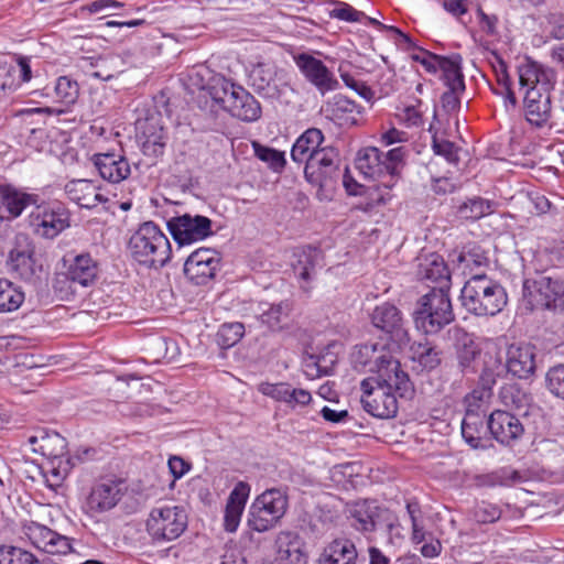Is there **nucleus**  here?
<instances>
[{"mask_svg":"<svg viewBox=\"0 0 564 564\" xmlns=\"http://www.w3.org/2000/svg\"><path fill=\"white\" fill-rule=\"evenodd\" d=\"M361 403L366 412L378 419H391L398 413V398L411 399L414 386L401 365L390 364L381 368L379 376L361 382Z\"/></svg>","mask_w":564,"mask_h":564,"instance_id":"1","label":"nucleus"},{"mask_svg":"<svg viewBox=\"0 0 564 564\" xmlns=\"http://www.w3.org/2000/svg\"><path fill=\"white\" fill-rule=\"evenodd\" d=\"M519 84L527 87L523 99L527 121L544 127L552 117V91L555 86V73L550 68L527 59L518 66Z\"/></svg>","mask_w":564,"mask_h":564,"instance_id":"2","label":"nucleus"},{"mask_svg":"<svg viewBox=\"0 0 564 564\" xmlns=\"http://www.w3.org/2000/svg\"><path fill=\"white\" fill-rule=\"evenodd\" d=\"M462 306L478 317L495 316L507 305L505 289L486 274H474L464 284L460 296Z\"/></svg>","mask_w":564,"mask_h":564,"instance_id":"3","label":"nucleus"},{"mask_svg":"<svg viewBox=\"0 0 564 564\" xmlns=\"http://www.w3.org/2000/svg\"><path fill=\"white\" fill-rule=\"evenodd\" d=\"M206 93L215 104L241 121L253 122L261 117L259 101L243 87L225 77L213 78Z\"/></svg>","mask_w":564,"mask_h":564,"instance_id":"4","label":"nucleus"},{"mask_svg":"<svg viewBox=\"0 0 564 564\" xmlns=\"http://www.w3.org/2000/svg\"><path fill=\"white\" fill-rule=\"evenodd\" d=\"M128 250L132 259L145 268H162L171 257L169 239L152 221L142 224L130 237Z\"/></svg>","mask_w":564,"mask_h":564,"instance_id":"5","label":"nucleus"},{"mask_svg":"<svg viewBox=\"0 0 564 564\" xmlns=\"http://www.w3.org/2000/svg\"><path fill=\"white\" fill-rule=\"evenodd\" d=\"M404 153L403 147L391 149L387 153L368 147L358 152L356 167L366 178L376 180L386 188H392L404 165Z\"/></svg>","mask_w":564,"mask_h":564,"instance_id":"6","label":"nucleus"},{"mask_svg":"<svg viewBox=\"0 0 564 564\" xmlns=\"http://www.w3.org/2000/svg\"><path fill=\"white\" fill-rule=\"evenodd\" d=\"M449 291L431 290L422 295L413 311L416 329L435 335L455 319Z\"/></svg>","mask_w":564,"mask_h":564,"instance_id":"7","label":"nucleus"},{"mask_svg":"<svg viewBox=\"0 0 564 564\" xmlns=\"http://www.w3.org/2000/svg\"><path fill=\"white\" fill-rule=\"evenodd\" d=\"M288 506L285 491L278 488L267 489L249 507L247 524L259 533L269 531L284 517Z\"/></svg>","mask_w":564,"mask_h":564,"instance_id":"8","label":"nucleus"},{"mask_svg":"<svg viewBox=\"0 0 564 564\" xmlns=\"http://www.w3.org/2000/svg\"><path fill=\"white\" fill-rule=\"evenodd\" d=\"M188 517L182 506L153 508L147 519V532L154 543L171 542L187 528Z\"/></svg>","mask_w":564,"mask_h":564,"instance_id":"9","label":"nucleus"},{"mask_svg":"<svg viewBox=\"0 0 564 564\" xmlns=\"http://www.w3.org/2000/svg\"><path fill=\"white\" fill-rule=\"evenodd\" d=\"M373 327L384 333L388 347L392 351H400L410 343V335L404 325L401 312L397 306L390 303L377 305L371 315Z\"/></svg>","mask_w":564,"mask_h":564,"instance_id":"10","label":"nucleus"},{"mask_svg":"<svg viewBox=\"0 0 564 564\" xmlns=\"http://www.w3.org/2000/svg\"><path fill=\"white\" fill-rule=\"evenodd\" d=\"M339 162L338 152L333 147H324L307 160L304 176L319 189L332 188L340 177Z\"/></svg>","mask_w":564,"mask_h":564,"instance_id":"11","label":"nucleus"},{"mask_svg":"<svg viewBox=\"0 0 564 564\" xmlns=\"http://www.w3.org/2000/svg\"><path fill=\"white\" fill-rule=\"evenodd\" d=\"M166 225L178 247L202 241L213 235V221L202 215L184 214L175 216Z\"/></svg>","mask_w":564,"mask_h":564,"instance_id":"12","label":"nucleus"},{"mask_svg":"<svg viewBox=\"0 0 564 564\" xmlns=\"http://www.w3.org/2000/svg\"><path fill=\"white\" fill-rule=\"evenodd\" d=\"M32 217L36 234L47 239L55 238L70 225V214L59 202L37 206Z\"/></svg>","mask_w":564,"mask_h":564,"instance_id":"13","label":"nucleus"},{"mask_svg":"<svg viewBox=\"0 0 564 564\" xmlns=\"http://www.w3.org/2000/svg\"><path fill=\"white\" fill-rule=\"evenodd\" d=\"M220 254L215 249L199 248L192 252L184 263L186 278L196 285H204L220 268Z\"/></svg>","mask_w":564,"mask_h":564,"instance_id":"14","label":"nucleus"},{"mask_svg":"<svg viewBox=\"0 0 564 564\" xmlns=\"http://www.w3.org/2000/svg\"><path fill=\"white\" fill-rule=\"evenodd\" d=\"M120 479L101 478L96 481L86 499V507L91 513H102L115 508L123 495Z\"/></svg>","mask_w":564,"mask_h":564,"instance_id":"15","label":"nucleus"},{"mask_svg":"<svg viewBox=\"0 0 564 564\" xmlns=\"http://www.w3.org/2000/svg\"><path fill=\"white\" fill-rule=\"evenodd\" d=\"M295 65L322 95L335 90L339 86L338 80L327 66L318 58L307 53H301L294 56Z\"/></svg>","mask_w":564,"mask_h":564,"instance_id":"16","label":"nucleus"},{"mask_svg":"<svg viewBox=\"0 0 564 564\" xmlns=\"http://www.w3.org/2000/svg\"><path fill=\"white\" fill-rule=\"evenodd\" d=\"M249 82L258 95L268 99H279L286 86L282 72L264 63L253 66L249 74Z\"/></svg>","mask_w":564,"mask_h":564,"instance_id":"17","label":"nucleus"},{"mask_svg":"<svg viewBox=\"0 0 564 564\" xmlns=\"http://www.w3.org/2000/svg\"><path fill=\"white\" fill-rule=\"evenodd\" d=\"M489 434L505 446H511L524 434L522 422L509 411L496 410L488 416Z\"/></svg>","mask_w":564,"mask_h":564,"instance_id":"18","label":"nucleus"},{"mask_svg":"<svg viewBox=\"0 0 564 564\" xmlns=\"http://www.w3.org/2000/svg\"><path fill=\"white\" fill-rule=\"evenodd\" d=\"M392 350L390 347L383 345L379 346L378 344H362L356 346L355 351L352 352V360L356 367L368 368L370 372H373L375 376H379V370L381 368H388V366L392 362L395 365H401L400 361L392 356Z\"/></svg>","mask_w":564,"mask_h":564,"instance_id":"19","label":"nucleus"},{"mask_svg":"<svg viewBox=\"0 0 564 564\" xmlns=\"http://www.w3.org/2000/svg\"><path fill=\"white\" fill-rule=\"evenodd\" d=\"M28 534L34 546L47 554L65 555L73 551L69 538L40 523L33 522Z\"/></svg>","mask_w":564,"mask_h":564,"instance_id":"20","label":"nucleus"},{"mask_svg":"<svg viewBox=\"0 0 564 564\" xmlns=\"http://www.w3.org/2000/svg\"><path fill=\"white\" fill-rule=\"evenodd\" d=\"M416 275L422 281L435 283L432 290L449 291L451 273L442 256L429 253L419 258Z\"/></svg>","mask_w":564,"mask_h":564,"instance_id":"21","label":"nucleus"},{"mask_svg":"<svg viewBox=\"0 0 564 564\" xmlns=\"http://www.w3.org/2000/svg\"><path fill=\"white\" fill-rule=\"evenodd\" d=\"M534 301L538 306L553 312L564 311V282L542 275L534 281Z\"/></svg>","mask_w":564,"mask_h":564,"instance_id":"22","label":"nucleus"},{"mask_svg":"<svg viewBox=\"0 0 564 564\" xmlns=\"http://www.w3.org/2000/svg\"><path fill=\"white\" fill-rule=\"evenodd\" d=\"M9 265L25 281L31 280L41 269L34 258V247L26 236L17 237L15 247L9 253Z\"/></svg>","mask_w":564,"mask_h":564,"instance_id":"23","label":"nucleus"},{"mask_svg":"<svg viewBox=\"0 0 564 564\" xmlns=\"http://www.w3.org/2000/svg\"><path fill=\"white\" fill-rule=\"evenodd\" d=\"M91 160L100 177L109 183L118 184L131 174L129 161L120 153H97Z\"/></svg>","mask_w":564,"mask_h":564,"instance_id":"24","label":"nucleus"},{"mask_svg":"<svg viewBox=\"0 0 564 564\" xmlns=\"http://www.w3.org/2000/svg\"><path fill=\"white\" fill-rule=\"evenodd\" d=\"M506 368L513 377L528 379L536 368L535 348L531 345H510L507 350Z\"/></svg>","mask_w":564,"mask_h":564,"instance_id":"25","label":"nucleus"},{"mask_svg":"<svg viewBox=\"0 0 564 564\" xmlns=\"http://www.w3.org/2000/svg\"><path fill=\"white\" fill-rule=\"evenodd\" d=\"M295 257L293 271L303 281V291L310 292V283L316 276L317 268L323 267V252L318 248L307 246L299 250Z\"/></svg>","mask_w":564,"mask_h":564,"instance_id":"26","label":"nucleus"},{"mask_svg":"<svg viewBox=\"0 0 564 564\" xmlns=\"http://www.w3.org/2000/svg\"><path fill=\"white\" fill-rule=\"evenodd\" d=\"M384 513H388V510L381 509L371 500L356 501L349 507L351 525L362 533L373 532L379 518Z\"/></svg>","mask_w":564,"mask_h":564,"instance_id":"27","label":"nucleus"},{"mask_svg":"<svg viewBox=\"0 0 564 564\" xmlns=\"http://www.w3.org/2000/svg\"><path fill=\"white\" fill-rule=\"evenodd\" d=\"M37 200V195L26 193L13 184L0 182V204L10 218H18L26 207L36 205Z\"/></svg>","mask_w":564,"mask_h":564,"instance_id":"28","label":"nucleus"},{"mask_svg":"<svg viewBox=\"0 0 564 564\" xmlns=\"http://www.w3.org/2000/svg\"><path fill=\"white\" fill-rule=\"evenodd\" d=\"M99 274V263L90 253L83 252L76 254L66 270V276L69 281L84 288L93 285Z\"/></svg>","mask_w":564,"mask_h":564,"instance_id":"29","label":"nucleus"},{"mask_svg":"<svg viewBox=\"0 0 564 564\" xmlns=\"http://www.w3.org/2000/svg\"><path fill=\"white\" fill-rule=\"evenodd\" d=\"M340 345L333 341L318 354L308 355L304 361L305 373L311 378L329 376L338 361Z\"/></svg>","mask_w":564,"mask_h":564,"instance_id":"30","label":"nucleus"},{"mask_svg":"<svg viewBox=\"0 0 564 564\" xmlns=\"http://www.w3.org/2000/svg\"><path fill=\"white\" fill-rule=\"evenodd\" d=\"M249 492V485L240 481L229 494L224 516V527L227 532H235L238 529Z\"/></svg>","mask_w":564,"mask_h":564,"instance_id":"31","label":"nucleus"},{"mask_svg":"<svg viewBox=\"0 0 564 564\" xmlns=\"http://www.w3.org/2000/svg\"><path fill=\"white\" fill-rule=\"evenodd\" d=\"M292 303L288 300L279 303L260 304L259 321L271 332L288 329L291 322Z\"/></svg>","mask_w":564,"mask_h":564,"instance_id":"32","label":"nucleus"},{"mask_svg":"<svg viewBox=\"0 0 564 564\" xmlns=\"http://www.w3.org/2000/svg\"><path fill=\"white\" fill-rule=\"evenodd\" d=\"M68 198L83 208H94L99 203L107 200L98 193L97 185L89 180H73L65 185Z\"/></svg>","mask_w":564,"mask_h":564,"instance_id":"33","label":"nucleus"},{"mask_svg":"<svg viewBox=\"0 0 564 564\" xmlns=\"http://www.w3.org/2000/svg\"><path fill=\"white\" fill-rule=\"evenodd\" d=\"M358 552L349 539H335L319 555L316 564H356Z\"/></svg>","mask_w":564,"mask_h":564,"instance_id":"34","label":"nucleus"},{"mask_svg":"<svg viewBox=\"0 0 564 564\" xmlns=\"http://www.w3.org/2000/svg\"><path fill=\"white\" fill-rule=\"evenodd\" d=\"M324 141L323 132L317 128H310L304 131L295 141L291 150V158L296 163H305L321 151Z\"/></svg>","mask_w":564,"mask_h":564,"instance_id":"35","label":"nucleus"},{"mask_svg":"<svg viewBox=\"0 0 564 564\" xmlns=\"http://www.w3.org/2000/svg\"><path fill=\"white\" fill-rule=\"evenodd\" d=\"M470 412L462 421V436L471 448H485L482 441L489 433L488 419Z\"/></svg>","mask_w":564,"mask_h":564,"instance_id":"36","label":"nucleus"},{"mask_svg":"<svg viewBox=\"0 0 564 564\" xmlns=\"http://www.w3.org/2000/svg\"><path fill=\"white\" fill-rule=\"evenodd\" d=\"M480 352L481 350L475 340L468 335H465L456 349L457 367L464 376L477 371L476 361Z\"/></svg>","mask_w":564,"mask_h":564,"instance_id":"37","label":"nucleus"},{"mask_svg":"<svg viewBox=\"0 0 564 564\" xmlns=\"http://www.w3.org/2000/svg\"><path fill=\"white\" fill-rule=\"evenodd\" d=\"M411 351L412 360L417 362L423 370H434L442 362L443 350L429 341L413 344Z\"/></svg>","mask_w":564,"mask_h":564,"instance_id":"38","label":"nucleus"},{"mask_svg":"<svg viewBox=\"0 0 564 564\" xmlns=\"http://www.w3.org/2000/svg\"><path fill=\"white\" fill-rule=\"evenodd\" d=\"M443 73V80L449 89H465L464 75L462 72V56L453 54L443 56L438 65Z\"/></svg>","mask_w":564,"mask_h":564,"instance_id":"39","label":"nucleus"},{"mask_svg":"<svg viewBox=\"0 0 564 564\" xmlns=\"http://www.w3.org/2000/svg\"><path fill=\"white\" fill-rule=\"evenodd\" d=\"M33 453H39L48 459L62 458L67 453V442L56 432L41 431L40 446L34 447Z\"/></svg>","mask_w":564,"mask_h":564,"instance_id":"40","label":"nucleus"},{"mask_svg":"<svg viewBox=\"0 0 564 564\" xmlns=\"http://www.w3.org/2000/svg\"><path fill=\"white\" fill-rule=\"evenodd\" d=\"M501 403L512 410H522L530 403V395L517 383H507L500 388Z\"/></svg>","mask_w":564,"mask_h":564,"instance_id":"41","label":"nucleus"},{"mask_svg":"<svg viewBox=\"0 0 564 564\" xmlns=\"http://www.w3.org/2000/svg\"><path fill=\"white\" fill-rule=\"evenodd\" d=\"M24 301V293L12 282L0 279V313L18 310Z\"/></svg>","mask_w":564,"mask_h":564,"instance_id":"42","label":"nucleus"},{"mask_svg":"<svg viewBox=\"0 0 564 564\" xmlns=\"http://www.w3.org/2000/svg\"><path fill=\"white\" fill-rule=\"evenodd\" d=\"M503 370L505 367L502 366L500 359L489 356V360L485 361V366L481 370L479 377V387L477 389L486 392L491 397L492 387L496 384L497 378L501 376Z\"/></svg>","mask_w":564,"mask_h":564,"instance_id":"43","label":"nucleus"},{"mask_svg":"<svg viewBox=\"0 0 564 564\" xmlns=\"http://www.w3.org/2000/svg\"><path fill=\"white\" fill-rule=\"evenodd\" d=\"M245 334V326L242 323H225L223 324L217 334L216 343L223 349H228L235 346Z\"/></svg>","mask_w":564,"mask_h":564,"instance_id":"44","label":"nucleus"},{"mask_svg":"<svg viewBox=\"0 0 564 564\" xmlns=\"http://www.w3.org/2000/svg\"><path fill=\"white\" fill-rule=\"evenodd\" d=\"M0 564H42L31 552L12 545H0Z\"/></svg>","mask_w":564,"mask_h":564,"instance_id":"45","label":"nucleus"},{"mask_svg":"<svg viewBox=\"0 0 564 564\" xmlns=\"http://www.w3.org/2000/svg\"><path fill=\"white\" fill-rule=\"evenodd\" d=\"M55 96L57 100L66 106L74 105L79 96L77 82L67 76H61L56 80Z\"/></svg>","mask_w":564,"mask_h":564,"instance_id":"46","label":"nucleus"},{"mask_svg":"<svg viewBox=\"0 0 564 564\" xmlns=\"http://www.w3.org/2000/svg\"><path fill=\"white\" fill-rule=\"evenodd\" d=\"M279 558L286 561L289 564H306L307 553L301 550V545L297 539L288 541L286 543L280 540Z\"/></svg>","mask_w":564,"mask_h":564,"instance_id":"47","label":"nucleus"},{"mask_svg":"<svg viewBox=\"0 0 564 564\" xmlns=\"http://www.w3.org/2000/svg\"><path fill=\"white\" fill-rule=\"evenodd\" d=\"M545 387L551 394L564 401V364L555 365L546 371Z\"/></svg>","mask_w":564,"mask_h":564,"instance_id":"48","label":"nucleus"},{"mask_svg":"<svg viewBox=\"0 0 564 564\" xmlns=\"http://www.w3.org/2000/svg\"><path fill=\"white\" fill-rule=\"evenodd\" d=\"M490 203L481 197L467 199L460 207L459 214L466 219H479L490 212Z\"/></svg>","mask_w":564,"mask_h":564,"instance_id":"49","label":"nucleus"},{"mask_svg":"<svg viewBox=\"0 0 564 564\" xmlns=\"http://www.w3.org/2000/svg\"><path fill=\"white\" fill-rule=\"evenodd\" d=\"M356 104L347 97L338 94L326 106L327 117L333 120L343 119L344 115L352 113L356 109Z\"/></svg>","mask_w":564,"mask_h":564,"instance_id":"50","label":"nucleus"},{"mask_svg":"<svg viewBox=\"0 0 564 564\" xmlns=\"http://www.w3.org/2000/svg\"><path fill=\"white\" fill-rule=\"evenodd\" d=\"M253 147L257 158L263 162H267L273 171L278 172L284 167L286 161L283 152L272 148L263 147L259 143H253Z\"/></svg>","mask_w":564,"mask_h":564,"instance_id":"51","label":"nucleus"},{"mask_svg":"<svg viewBox=\"0 0 564 564\" xmlns=\"http://www.w3.org/2000/svg\"><path fill=\"white\" fill-rule=\"evenodd\" d=\"M471 517L477 523H494L501 517V510L498 506L481 501L471 510Z\"/></svg>","mask_w":564,"mask_h":564,"instance_id":"52","label":"nucleus"},{"mask_svg":"<svg viewBox=\"0 0 564 564\" xmlns=\"http://www.w3.org/2000/svg\"><path fill=\"white\" fill-rule=\"evenodd\" d=\"M490 399L486 392L474 389L464 398L465 415L470 412L487 416L486 402Z\"/></svg>","mask_w":564,"mask_h":564,"instance_id":"53","label":"nucleus"},{"mask_svg":"<svg viewBox=\"0 0 564 564\" xmlns=\"http://www.w3.org/2000/svg\"><path fill=\"white\" fill-rule=\"evenodd\" d=\"M459 261L464 262L468 268L486 267L489 263V259L486 252L479 246H471L468 248V250L462 252L459 256Z\"/></svg>","mask_w":564,"mask_h":564,"instance_id":"54","label":"nucleus"},{"mask_svg":"<svg viewBox=\"0 0 564 564\" xmlns=\"http://www.w3.org/2000/svg\"><path fill=\"white\" fill-rule=\"evenodd\" d=\"M432 149L436 155L444 156L449 163H457L458 155L453 142L440 139L436 134L432 138Z\"/></svg>","mask_w":564,"mask_h":564,"instance_id":"55","label":"nucleus"},{"mask_svg":"<svg viewBox=\"0 0 564 564\" xmlns=\"http://www.w3.org/2000/svg\"><path fill=\"white\" fill-rule=\"evenodd\" d=\"M329 15L334 19L346 22H360L362 18H366L364 12L356 10L345 2H340L338 8H335L329 12Z\"/></svg>","mask_w":564,"mask_h":564,"instance_id":"56","label":"nucleus"},{"mask_svg":"<svg viewBox=\"0 0 564 564\" xmlns=\"http://www.w3.org/2000/svg\"><path fill=\"white\" fill-rule=\"evenodd\" d=\"M291 384L286 382H279V383H261L259 387V391L270 397L276 401L285 402L286 398L290 397L289 389Z\"/></svg>","mask_w":564,"mask_h":564,"instance_id":"57","label":"nucleus"},{"mask_svg":"<svg viewBox=\"0 0 564 564\" xmlns=\"http://www.w3.org/2000/svg\"><path fill=\"white\" fill-rule=\"evenodd\" d=\"M384 520H386V533L388 536V543L391 545H397L403 540V528L400 524L398 518L393 514H391L389 511L388 513H384Z\"/></svg>","mask_w":564,"mask_h":564,"instance_id":"58","label":"nucleus"},{"mask_svg":"<svg viewBox=\"0 0 564 564\" xmlns=\"http://www.w3.org/2000/svg\"><path fill=\"white\" fill-rule=\"evenodd\" d=\"M340 77L347 87L355 90L360 97H362L367 101L373 98V91L365 82L355 79L348 73H343Z\"/></svg>","mask_w":564,"mask_h":564,"instance_id":"59","label":"nucleus"},{"mask_svg":"<svg viewBox=\"0 0 564 564\" xmlns=\"http://www.w3.org/2000/svg\"><path fill=\"white\" fill-rule=\"evenodd\" d=\"M411 57L422 64L429 73H436L443 56L421 50L419 54H413Z\"/></svg>","mask_w":564,"mask_h":564,"instance_id":"60","label":"nucleus"},{"mask_svg":"<svg viewBox=\"0 0 564 564\" xmlns=\"http://www.w3.org/2000/svg\"><path fill=\"white\" fill-rule=\"evenodd\" d=\"M465 89H447L441 97L442 107L447 112L455 111L460 106L459 94Z\"/></svg>","mask_w":564,"mask_h":564,"instance_id":"61","label":"nucleus"},{"mask_svg":"<svg viewBox=\"0 0 564 564\" xmlns=\"http://www.w3.org/2000/svg\"><path fill=\"white\" fill-rule=\"evenodd\" d=\"M290 397L286 398L285 403L294 408L295 405H306L311 402L312 395L304 389H289Z\"/></svg>","mask_w":564,"mask_h":564,"instance_id":"62","label":"nucleus"},{"mask_svg":"<svg viewBox=\"0 0 564 564\" xmlns=\"http://www.w3.org/2000/svg\"><path fill=\"white\" fill-rule=\"evenodd\" d=\"M443 8L446 12L459 19L468 12V0H443Z\"/></svg>","mask_w":564,"mask_h":564,"instance_id":"63","label":"nucleus"},{"mask_svg":"<svg viewBox=\"0 0 564 564\" xmlns=\"http://www.w3.org/2000/svg\"><path fill=\"white\" fill-rule=\"evenodd\" d=\"M477 15L479 18L481 30L488 35H495L497 33L498 18L496 15L486 14L481 8H478Z\"/></svg>","mask_w":564,"mask_h":564,"instance_id":"64","label":"nucleus"}]
</instances>
